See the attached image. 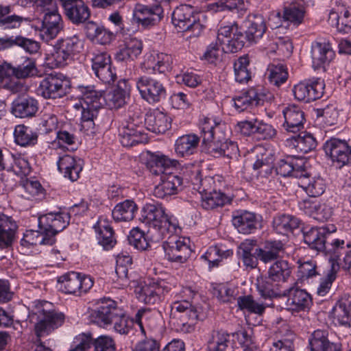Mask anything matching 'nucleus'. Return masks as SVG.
I'll list each match as a JSON object with an SVG mask.
<instances>
[{
    "instance_id": "obj_29",
    "label": "nucleus",
    "mask_w": 351,
    "mask_h": 351,
    "mask_svg": "<svg viewBox=\"0 0 351 351\" xmlns=\"http://www.w3.org/2000/svg\"><path fill=\"white\" fill-rule=\"evenodd\" d=\"M245 36L244 38L250 42L256 43L260 40L267 30L265 20L263 15L259 14H250L245 22Z\"/></svg>"
},
{
    "instance_id": "obj_48",
    "label": "nucleus",
    "mask_w": 351,
    "mask_h": 351,
    "mask_svg": "<svg viewBox=\"0 0 351 351\" xmlns=\"http://www.w3.org/2000/svg\"><path fill=\"white\" fill-rule=\"evenodd\" d=\"M77 141L75 131L68 124L64 125L56 131V138L51 143V147L64 149L75 145Z\"/></svg>"
},
{
    "instance_id": "obj_1",
    "label": "nucleus",
    "mask_w": 351,
    "mask_h": 351,
    "mask_svg": "<svg viewBox=\"0 0 351 351\" xmlns=\"http://www.w3.org/2000/svg\"><path fill=\"white\" fill-rule=\"evenodd\" d=\"M77 89L80 93L79 101L74 105V108L81 110L82 126L88 130L94 128L93 120L102 106L101 100L104 99L110 109L122 107L125 104L126 97L130 96L131 85L128 80H121L113 90L104 95L93 85H79Z\"/></svg>"
},
{
    "instance_id": "obj_35",
    "label": "nucleus",
    "mask_w": 351,
    "mask_h": 351,
    "mask_svg": "<svg viewBox=\"0 0 351 351\" xmlns=\"http://www.w3.org/2000/svg\"><path fill=\"white\" fill-rule=\"evenodd\" d=\"M38 110V103L33 97H21L15 99L12 105V113L19 118L34 117Z\"/></svg>"
},
{
    "instance_id": "obj_27",
    "label": "nucleus",
    "mask_w": 351,
    "mask_h": 351,
    "mask_svg": "<svg viewBox=\"0 0 351 351\" xmlns=\"http://www.w3.org/2000/svg\"><path fill=\"white\" fill-rule=\"evenodd\" d=\"M285 122L282 127L289 133H297L304 128L305 121L304 112L295 105H289L283 111Z\"/></svg>"
},
{
    "instance_id": "obj_63",
    "label": "nucleus",
    "mask_w": 351,
    "mask_h": 351,
    "mask_svg": "<svg viewBox=\"0 0 351 351\" xmlns=\"http://www.w3.org/2000/svg\"><path fill=\"white\" fill-rule=\"evenodd\" d=\"M25 193L23 196L28 199L38 200L44 197L45 190L37 180H27L23 184Z\"/></svg>"
},
{
    "instance_id": "obj_61",
    "label": "nucleus",
    "mask_w": 351,
    "mask_h": 351,
    "mask_svg": "<svg viewBox=\"0 0 351 351\" xmlns=\"http://www.w3.org/2000/svg\"><path fill=\"white\" fill-rule=\"evenodd\" d=\"M305 8L300 6L295 2L292 3L287 7H285L283 10V18L285 21H289L295 25H299L303 22Z\"/></svg>"
},
{
    "instance_id": "obj_53",
    "label": "nucleus",
    "mask_w": 351,
    "mask_h": 351,
    "mask_svg": "<svg viewBox=\"0 0 351 351\" xmlns=\"http://www.w3.org/2000/svg\"><path fill=\"white\" fill-rule=\"evenodd\" d=\"M129 243L138 250H146L152 247L154 243L160 241H153L148 236V231L145 234L140 228H132L128 235Z\"/></svg>"
},
{
    "instance_id": "obj_3",
    "label": "nucleus",
    "mask_w": 351,
    "mask_h": 351,
    "mask_svg": "<svg viewBox=\"0 0 351 351\" xmlns=\"http://www.w3.org/2000/svg\"><path fill=\"white\" fill-rule=\"evenodd\" d=\"M245 45L243 34L235 22L221 27L218 30L216 42L212 43L204 53V58L210 62L217 60L221 52L235 53Z\"/></svg>"
},
{
    "instance_id": "obj_60",
    "label": "nucleus",
    "mask_w": 351,
    "mask_h": 351,
    "mask_svg": "<svg viewBox=\"0 0 351 351\" xmlns=\"http://www.w3.org/2000/svg\"><path fill=\"white\" fill-rule=\"evenodd\" d=\"M249 58L247 56L239 58L234 63L235 80L239 83L247 82L251 79V72L248 69Z\"/></svg>"
},
{
    "instance_id": "obj_45",
    "label": "nucleus",
    "mask_w": 351,
    "mask_h": 351,
    "mask_svg": "<svg viewBox=\"0 0 351 351\" xmlns=\"http://www.w3.org/2000/svg\"><path fill=\"white\" fill-rule=\"evenodd\" d=\"M287 143L302 154H306L313 150L317 145L316 138L311 134L306 132L287 138Z\"/></svg>"
},
{
    "instance_id": "obj_24",
    "label": "nucleus",
    "mask_w": 351,
    "mask_h": 351,
    "mask_svg": "<svg viewBox=\"0 0 351 351\" xmlns=\"http://www.w3.org/2000/svg\"><path fill=\"white\" fill-rule=\"evenodd\" d=\"M287 300L285 305L287 310L300 312L308 310L312 304L311 295L305 290L291 287L287 290Z\"/></svg>"
},
{
    "instance_id": "obj_52",
    "label": "nucleus",
    "mask_w": 351,
    "mask_h": 351,
    "mask_svg": "<svg viewBox=\"0 0 351 351\" xmlns=\"http://www.w3.org/2000/svg\"><path fill=\"white\" fill-rule=\"evenodd\" d=\"M328 22L335 26L339 32L348 33L351 30V12L344 9L340 14L331 11L328 16Z\"/></svg>"
},
{
    "instance_id": "obj_62",
    "label": "nucleus",
    "mask_w": 351,
    "mask_h": 351,
    "mask_svg": "<svg viewBox=\"0 0 351 351\" xmlns=\"http://www.w3.org/2000/svg\"><path fill=\"white\" fill-rule=\"evenodd\" d=\"M253 243L252 241H245L243 242L239 249L241 252H239L240 258L241 259L243 265L247 269H254L258 265V256H255L252 254V250H253Z\"/></svg>"
},
{
    "instance_id": "obj_32",
    "label": "nucleus",
    "mask_w": 351,
    "mask_h": 351,
    "mask_svg": "<svg viewBox=\"0 0 351 351\" xmlns=\"http://www.w3.org/2000/svg\"><path fill=\"white\" fill-rule=\"evenodd\" d=\"M182 184V179L172 173L162 175L160 182L155 186L153 194L158 198H165L167 196L176 194L178 188Z\"/></svg>"
},
{
    "instance_id": "obj_13",
    "label": "nucleus",
    "mask_w": 351,
    "mask_h": 351,
    "mask_svg": "<svg viewBox=\"0 0 351 351\" xmlns=\"http://www.w3.org/2000/svg\"><path fill=\"white\" fill-rule=\"evenodd\" d=\"M70 218V213L64 210L50 212L38 217V228L49 238L56 239V235L68 226Z\"/></svg>"
},
{
    "instance_id": "obj_16",
    "label": "nucleus",
    "mask_w": 351,
    "mask_h": 351,
    "mask_svg": "<svg viewBox=\"0 0 351 351\" xmlns=\"http://www.w3.org/2000/svg\"><path fill=\"white\" fill-rule=\"evenodd\" d=\"M324 83L319 78L302 81L293 88L295 99L304 103H309L321 98L324 93Z\"/></svg>"
},
{
    "instance_id": "obj_43",
    "label": "nucleus",
    "mask_w": 351,
    "mask_h": 351,
    "mask_svg": "<svg viewBox=\"0 0 351 351\" xmlns=\"http://www.w3.org/2000/svg\"><path fill=\"white\" fill-rule=\"evenodd\" d=\"M285 250L280 241H266L263 247L256 250L258 258L265 263L276 260Z\"/></svg>"
},
{
    "instance_id": "obj_20",
    "label": "nucleus",
    "mask_w": 351,
    "mask_h": 351,
    "mask_svg": "<svg viewBox=\"0 0 351 351\" xmlns=\"http://www.w3.org/2000/svg\"><path fill=\"white\" fill-rule=\"evenodd\" d=\"M311 56L315 70H325L335 58V52L328 41L317 40L311 44Z\"/></svg>"
},
{
    "instance_id": "obj_12",
    "label": "nucleus",
    "mask_w": 351,
    "mask_h": 351,
    "mask_svg": "<svg viewBox=\"0 0 351 351\" xmlns=\"http://www.w3.org/2000/svg\"><path fill=\"white\" fill-rule=\"evenodd\" d=\"M136 86L141 97L149 104L158 103L167 95L163 84L149 76L143 75L137 78Z\"/></svg>"
},
{
    "instance_id": "obj_22",
    "label": "nucleus",
    "mask_w": 351,
    "mask_h": 351,
    "mask_svg": "<svg viewBox=\"0 0 351 351\" xmlns=\"http://www.w3.org/2000/svg\"><path fill=\"white\" fill-rule=\"evenodd\" d=\"M142 117L137 120L136 123L132 119L127 122L119 130L120 142L124 147H132L137 144L144 143L147 137L143 132Z\"/></svg>"
},
{
    "instance_id": "obj_50",
    "label": "nucleus",
    "mask_w": 351,
    "mask_h": 351,
    "mask_svg": "<svg viewBox=\"0 0 351 351\" xmlns=\"http://www.w3.org/2000/svg\"><path fill=\"white\" fill-rule=\"evenodd\" d=\"M84 31L88 39L101 45L109 43L112 40V34L93 21L85 25Z\"/></svg>"
},
{
    "instance_id": "obj_49",
    "label": "nucleus",
    "mask_w": 351,
    "mask_h": 351,
    "mask_svg": "<svg viewBox=\"0 0 351 351\" xmlns=\"http://www.w3.org/2000/svg\"><path fill=\"white\" fill-rule=\"evenodd\" d=\"M0 224V248L5 249L12 244L17 230L16 223L8 216Z\"/></svg>"
},
{
    "instance_id": "obj_7",
    "label": "nucleus",
    "mask_w": 351,
    "mask_h": 351,
    "mask_svg": "<svg viewBox=\"0 0 351 351\" xmlns=\"http://www.w3.org/2000/svg\"><path fill=\"white\" fill-rule=\"evenodd\" d=\"M171 21L178 32L189 33V37L199 36L204 29L196 19L193 8L189 5L177 6L172 13Z\"/></svg>"
},
{
    "instance_id": "obj_8",
    "label": "nucleus",
    "mask_w": 351,
    "mask_h": 351,
    "mask_svg": "<svg viewBox=\"0 0 351 351\" xmlns=\"http://www.w3.org/2000/svg\"><path fill=\"white\" fill-rule=\"evenodd\" d=\"M176 285V279L170 275H165L164 278H153L141 288L140 298L147 304L158 303Z\"/></svg>"
},
{
    "instance_id": "obj_64",
    "label": "nucleus",
    "mask_w": 351,
    "mask_h": 351,
    "mask_svg": "<svg viewBox=\"0 0 351 351\" xmlns=\"http://www.w3.org/2000/svg\"><path fill=\"white\" fill-rule=\"evenodd\" d=\"M56 44L62 47V49H64L66 53H69L73 59L75 55L82 51L84 47L83 41L76 36L59 39Z\"/></svg>"
},
{
    "instance_id": "obj_41",
    "label": "nucleus",
    "mask_w": 351,
    "mask_h": 351,
    "mask_svg": "<svg viewBox=\"0 0 351 351\" xmlns=\"http://www.w3.org/2000/svg\"><path fill=\"white\" fill-rule=\"evenodd\" d=\"M311 351H341L339 346L328 339V333L325 330H316L309 339Z\"/></svg>"
},
{
    "instance_id": "obj_25",
    "label": "nucleus",
    "mask_w": 351,
    "mask_h": 351,
    "mask_svg": "<svg viewBox=\"0 0 351 351\" xmlns=\"http://www.w3.org/2000/svg\"><path fill=\"white\" fill-rule=\"evenodd\" d=\"M83 165V160L80 158L70 154H64L59 157L57 161L58 171L65 178L72 182L80 178Z\"/></svg>"
},
{
    "instance_id": "obj_33",
    "label": "nucleus",
    "mask_w": 351,
    "mask_h": 351,
    "mask_svg": "<svg viewBox=\"0 0 351 351\" xmlns=\"http://www.w3.org/2000/svg\"><path fill=\"white\" fill-rule=\"evenodd\" d=\"M144 121L146 128L156 134L165 133L171 125V118L158 110L147 113Z\"/></svg>"
},
{
    "instance_id": "obj_15",
    "label": "nucleus",
    "mask_w": 351,
    "mask_h": 351,
    "mask_svg": "<svg viewBox=\"0 0 351 351\" xmlns=\"http://www.w3.org/2000/svg\"><path fill=\"white\" fill-rule=\"evenodd\" d=\"M170 235L162 245L165 256L171 262L185 263L191 254L189 239Z\"/></svg>"
},
{
    "instance_id": "obj_26",
    "label": "nucleus",
    "mask_w": 351,
    "mask_h": 351,
    "mask_svg": "<svg viewBox=\"0 0 351 351\" xmlns=\"http://www.w3.org/2000/svg\"><path fill=\"white\" fill-rule=\"evenodd\" d=\"M93 228L96 232L98 243L104 250H109L115 245L117 241L114 231L111 226V222L106 217H100Z\"/></svg>"
},
{
    "instance_id": "obj_17",
    "label": "nucleus",
    "mask_w": 351,
    "mask_h": 351,
    "mask_svg": "<svg viewBox=\"0 0 351 351\" xmlns=\"http://www.w3.org/2000/svg\"><path fill=\"white\" fill-rule=\"evenodd\" d=\"M163 17L164 9L160 4L137 5L133 11L134 21L144 28H149L157 25Z\"/></svg>"
},
{
    "instance_id": "obj_42",
    "label": "nucleus",
    "mask_w": 351,
    "mask_h": 351,
    "mask_svg": "<svg viewBox=\"0 0 351 351\" xmlns=\"http://www.w3.org/2000/svg\"><path fill=\"white\" fill-rule=\"evenodd\" d=\"M56 242V239L49 238L44 231L29 230L23 234L21 240V246L26 249H30L38 245H51Z\"/></svg>"
},
{
    "instance_id": "obj_18",
    "label": "nucleus",
    "mask_w": 351,
    "mask_h": 351,
    "mask_svg": "<svg viewBox=\"0 0 351 351\" xmlns=\"http://www.w3.org/2000/svg\"><path fill=\"white\" fill-rule=\"evenodd\" d=\"M149 311L145 308L139 309L134 317L131 319L125 314V311L121 308V313L116 315L112 321L113 329L121 335H127L132 329L134 323L138 324L142 334H145L143 327V321L148 319Z\"/></svg>"
},
{
    "instance_id": "obj_10",
    "label": "nucleus",
    "mask_w": 351,
    "mask_h": 351,
    "mask_svg": "<svg viewBox=\"0 0 351 351\" xmlns=\"http://www.w3.org/2000/svg\"><path fill=\"white\" fill-rule=\"evenodd\" d=\"M42 12L44 16L40 34L43 40L49 42L62 29L63 21L53 0H48L46 4L42 5Z\"/></svg>"
},
{
    "instance_id": "obj_23",
    "label": "nucleus",
    "mask_w": 351,
    "mask_h": 351,
    "mask_svg": "<svg viewBox=\"0 0 351 351\" xmlns=\"http://www.w3.org/2000/svg\"><path fill=\"white\" fill-rule=\"evenodd\" d=\"M304 165V158L288 156L278 162L276 171L283 177L293 176L300 179L307 174Z\"/></svg>"
},
{
    "instance_id": "obj_34",
    "label": "nucleus",
    "mask_w": 351,
    "mask_h": 351,
    "mask_svg": "<svg viewBox=\"0 0 351 351\" xmlns=\"http://www.w3.org/2000/svg\"><path fill=\"white\" fill-rule=\"evenodd\" d=\"M335 230L333 226L331 229L328 226L311 228L309 230L303 232L304 241L311 249L322 251L326 248V234Z\"/></svg>"
},
{
    "instance_id": "obj_5",
    "label": "nucleus",
    "mask_w": 351,
    "mask_h": 351,
    "mask_svg": "<svg viewBox=\"0 0 351 351\" xmlns=\"http://www.w3.org/2000/svg\"><path fill=\"white\" fill-rule=\"evenodd\" d=\"M225 127V123L217 116L208 115L200 120L199 128L202 138L203 152L215 158L221 156V144L219 145L215 139V136L221 132Z\"/></svg>"
},
{
    "instance_id": "obj_59",
    "label": "nucleus",
    "mask_w": 351,
    "mask_h": 351,
    "mask_svg": "<svg viewBox=\"0 0 351 351\" xmlns=\"http://www.w3.org/2000/svg\"><path fill=\"white\" fill-rule=\"evenodd\" d=\"M229 334L223 330H214L208 341L207 351H228Z\"/></svg>"
},
{
    "instance_id": "obj_2",
    "label": "nucleus",
    "mask_w": 351,
    "mask_h": 351,
    "mask_svg": "<svg viewBox=\"0 0 351 351\" xmlns=\"http://www.w3.org/2000/svg\"><path fill=\"white\" fill-rule=\"evenodd\" d=\"M141 219L149 226L148 236L153 241H161L168 234H177L180 230L177 219L168 216L160 203L146 204L141 210Z\"/></svg>"
},
{
    "instance_id": "obj_28",
    "label": "nucleus",
    "mask_w": 351,
    "mask_h": 351,
    "mask_svg": "<svg viewBox=\"0 0 351 351\" xmlns=\"http://www.w3.org/2000/svg\"><path fill=\"white\" fill-rule=\"evenodd\" d=\"M66 16L75 24L85 22L90 15V9L83 0H60Z\"/></svg>"
},
{
    "instance_id": "obj_39",
    "label": "nucleus",
    "mask_w": 351,
    "mask_h": 351,
    "mask_svg": "<svg viewBox=\"0 0 351 351\" xmlns=\"http://www.w3.org/2000/svg\"><path fill=\"white\" fill-rule=\"evenodd\" d=\"M302 221L291 215H279L274 217L272 226L278 234L286 235L300 227Z\"/></svg>"
},
{
    "instance_id": "obj_6",
    "label": "nucleus",
    "mask_w": 351,
    "mask_h": 351,
    "mask_svg": "<svg viewBox=\"0 0 351 351\" xmlns=\"http://www.w3.org/2000/svg\"><path fill=\"white\" fill-rule=\"evenodd\" d=\"M169 323L178 332H191L198 319V313L191 303L171 304Z\"/></svg>"
},
{
    "instance_id": "obj_30",
    "label": "nucleus",
    "mask_w": 351,
    "mask_h": 351,
    "mask_svg": "<svg viewBox=\"0 0 351 351\" xmlns=\"http://www.w3.org/2000/svg\"><path fill=\"white\" fill-rule=\"evenodd\" d=\"M178 160L171 159L167 156L160 154H150L146 162V167L149 172L154 176H160L170 173L168 172L171 167H176Z\"/></svg>"
},
{
    "instance_id": "obj_14",
    "label": "nucleus",
    "mask_w": 351,
    "mask_h": 351,
    "mask_svg": "<svg viewBox=\"0 0 351 351\" xmlns=\"http://www.w3.org/2000/svg\"><path fill=\"white\" fill-rule=\"evenodd\" d=\"M326 155L337 167L351 165V146L346 140L330 138L324 145Z\"/></svg>"
},
{
    "instance_id": "obj_40",
    "label": "nucleus",
    "mask_w": 351,
    "mask_h": 351,
    "mask_svg": "<svg viewBox=\"0 0 351 351\" xmlns=\"http://www.w3.org/2000/svg\"><path fill=\"white\" fill-rule=\"evenodd\" d=\"M13 135L14 143L23 147H33L38 143V133L25 125H16Z\"/></svg>"
},
{
    "instance_id": "obj_56",
    "label": "nucleus",
    "mask_w": 351,
    "mask_h": 351,
    "mask_svg": "<svg viewBox=\"0 0 351 351\" xmlns=\"http://www.w3.org/2000/svg\"><path fill=\"white\" fill-rule=\"evenodd\" d=\"M350 249H351L350 241L346 242L343 239H335L332 241L328 253L331 266L334 263L336 270L339 269L338 261L341 260V257L346 255Z\"/></svg>"
},
{
    "instance_id": "obj_47",
    "label": "nucleus",
    "mask_w": 351,
    "mask_h": 351,
    "mask_svg": "<svg viewBox=\"0 0 351 351\" xmlns=\"http://www.w3.org/2000/svg\"><path fill=\"white\" fill-rule=\"evenodd\" d=\"M299 185L309 196L314 197L322 195L326 187V182L322 177L309 178L307 174L300 178Z\"/></svg>"
},
{
    "instance_id": "obj_55",
    "label": "nucleus",
    "mask_w": 351,
    "mask_h": 351,
    "mask_svg": "<svg viewBox=\"0 0 351 351\" xmlns=\"http://www.w3.org/2000/svg\"><path fill=\"white\" fill-rule=\"evenodd\" d=\"M230 201L231 199L224 193L213 191L202 196V206L206 210H212L222 207Z\"/></svg>"
},
{
    "instance_id": "obj_11",
    "label": "nucleus",
    "mask_w": 351,
    "mask_h": 351,
    "mask_svg": "<svg viewBox=\"0 0 351 351\" xmlns=\"http://www.w3.org/2000/svg\"><path fill=\"white\" fill-rule=\"evenodd\" d=\"M70 86V81L60 73H52L43 79L38 87L39 95L45 99H58L64 97Z\"/></svg>"
},
{
    "instance_id": "obj_46",
    "label": "nucleus",
    "mask_w": 351,
    "mask_h": 351,
    "mask_svg": "<svg viewBox=\"0 0 351 351\" xmlns=\"http://www.w3.org/2000/svg\"><path fill=\"white\" fill-rule=\"evenodd\" d=\"M12 74L18 79H25L37 75L38 71L36 60L28 57H21L16 66L12 67Z\"/></svg>"
},
{
    "instance_id": "obj_54",
    "label": "nucleus",
    "mask_w": 351,
    "mask_h": 351,
    "mask_svg": "<svg viewBox=\"0 0 351 351\" xmlns=\"http://www.w3.org/2000/svg\"><path fill=\"white\" fill-rule=\"evenodd\" d=\"M291 267L285 260L277 261L269 268V278L274 282H285L290 277Z\"/></svg>"
},
{
    "instance_id": "obj_44",
    "label": "nucleus",
    "mask_w": 351,
    "mask_h": 351,
    "mask_svg": "<svg viewBox=\"0 0 351 351\" xmlns=\"http://www.w3.org/2000/svg\"><path fill=\"white\" fill-rule=\"evenodd\" d=\"M233 255V250L226 249L222 245H213L209 247L206 252L201 256L208 263L210 269L218 267L219 263Z\"/></svg>"
},
{
    "instance_id": "obj_51",
    "label": "nucleus",
    "mask_w": 351,
    "mask_h": 351,
    "mask_svg": "<svg viewBox=\"0 0 351 351\" xmlns=\"http://www.w3.org/2000/svg\"><path fill=\"white\" fill-rule=\"evenodd\" d=\"M142 49L143 43L141 40L130 39L117 51L116 59L119 61L134 60L142 53Z\"/></svg>"
},
{
    "instance_id": "obj_58",
    "label": "nucleus",
    "mask_w": 351,
    "mask_h": 351,
    "mask_svg": "<svg viewBox=\"0 0 351 351\" xmlns=\"http://www.w3.org/2000/svg\"><path fill=\"white\" fill-rule=\"evenodd\" d=\"M268 79L271 84L280 86L288 79L287 66L283 63H271L267 68Z\"/></svg>"
},
{
    "instance_id": "obj_37",
    "label": "nucleus",
    "mask_w": 351,
    "mask_h": 351,
    "mask_svg": "<svg viewBox=\"0 0 351 351\" xmlns=\"http://www.w3.org/2000/svg\"><path fill=\"white\" fill-rule=\"evenodd\" d=\"M199 143V138L196 134L183 135L175 142V152L178 156L188 157L197 152Z\"/></svg>"
},
{
    "instance_id": "obj_9",
    "label": "nucleus",
    "mask_w": 351,
    "mask_h": 351,
    "mask_svg": "<svg viewBox=\"0 0 351 351\" xmlns=\"http://www.w3.org/2000/svg\"><path fill=\"white\" fill-rule=\"evenodd\" d=\"M59 289L65 294L81 296L94 285V280L82 273L69 271L58 278Z\"/></svg>"
},
{
    "instance_id": "obj_19",
    "label": "nucleus",
    "mask_w": 351,
    "mask_h": 351,
    "mask_svg": "<svg viewBox=\"0 0 351 351\" xmlns=\"http://www.w3.org/2000/svg\"><path fill=\"white\" fill-rule=\"evenodd\" d=\"M121 313V308L110 298L100 300L98 306L90 314L91 320L101 327H107L112 324L114 317Z\"/></svg>"
},
{
    "instance_id": "obj_57",
    "label": "nucleus",
    "mask_w": 351,
    "mask_h": 351,
    "mask_svg": "<svg viewBox=\"0 0 351 351\" xmlns=\"http://www.w3.org/2000/svg\"><path fill=\"white\" fill-rule=\"evenodd\" d=\"M258 149L256 160L253 164V169L260 175H269L271 173L273 168V156L270 152L262 148Z\"/></svg>"
},
{
    "instance_id": "obj_38",
    "label": "nucleus",
    "mask_w": 351,
    "mask_h": 351,
    "mask_svg": "<svg viewBox=\"0 0 351 351\" xmlns=\"http://www.w3.org/2000/svg\"><path fill=\"white\" fill-rule=\"evenodd\" d=\"M137 210L138 206L133 200L125 199L114 207L112 217L116 222H128L134 219Z\"/></svg>"
},
{
    "instance_id": "obj_36",
    "label": "nucleus",
    "mask_w": 351,
    "mask_h": 351,
    "mask_svg": "<svg viewBox=\"0 0 351 351\" xmlns=\"http://www.w3.org/2000/svg\"><path fill=\"white\" fill-rule=\"evenodd\" d=\"M232 223L240 233L244 234L253 233L260 226V221L257 216L254 213L248 211L234 216Z\"/></svg>"
},
{
    "instance_id": "obj_21",
    "label": "nucleus",
    "mask_w": 351,
    "mask_h": 351,
    "mask_svg": "<svg viewBox=\"0 0 351 351\" xmlns=\"http://www.w3.org/2000/svg\"><path fill=\"white\" fill-rule=\"evenodd\" d=\"M267 98L261 87H252L243 91L233 98L234 106L239 112L249 108L262 105Z\"/></svg>"
},
{
    "instance_id": "obj_31",
    "label": "nucleus",
    "mask_w": 351,
    "mask_h": 351,
    "mask_svg": "<svg viewBox=\"0 0 351 351\" xmlns=\"http://www.w3.org/2000/svg\"><path fill=\"white\" fill-rule=\"evenodd\" d=\"M333 322L342 326H350L351 324V295L344 294L335 303L330 313Z\"/></svg>"
},
{
    "instance_id": "obj_4",
    "label": "nucleus",
    "mask_w": 351,
    "mask_h": 351,
    "mask_svg": "<svg viewBox=\"0 0 351 351\" xmlns=\"http://www.w3.org/2000/svg\"><path fill=\"white\" fill-rule=\"evenodd\" d=\"M29 318L30 322L34 324L36 335L40 337L62 326L65 316L56 311L51 302L37 300L32 303Z\"/></svg>"
}]
</instances>
